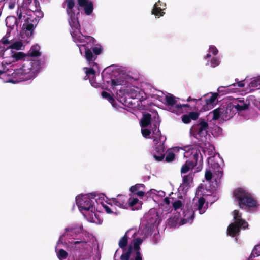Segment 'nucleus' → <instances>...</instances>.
Returning a JSON list of instances; mask_svg holds the SVG:
<instances>
[{
    "instance_id": "obj_18",
    "label": "nucleus",
    "mask_w": 260,
    "mask_h": 260,
    "mask_svg": "<svg viewBox=\"0 0 260 260\" xmlns=\"http://www.w3.org/2000/svg\"><path fill=\"white\" fill-rule=\"evenodd\" d=\"M152 155L154 159L157 161L163 160L165 156L164 148L161 146L156 147Z\"/></svg>"
},
{
    "instance_id": "obj_56",
    "label": "nucleus",
    "mask_w": 260,
    "mask_h": 260,
    "mask_svg": "<svg viewBox=\"0 0 260 260\" xmlns=\"http://www.w3.org/2000/svg\"><path fill=\"white\" fill-rule=\"evenodd\" d=\"M175 107L178 109H182L183 107H189V105L186 104H176Z\"/></svg>"
},
{
    "instance_id": "obj_40",
    "label": "nucleus",
    "mask_w": 260,
    "mask_h": 260,
    "mask_svg": "<svg viewBox=\"0 0 260 260\" xmlns=\"http://www.w3.org/2000/svg\"><path fill=\"white\" fill-rule=\"evenodd\" d=\"M191 176L190 175H184L183 177V185L184 187H188L189 186Z\"/></svg>"
},
{
    "instance_id": "obj_55",
    "label": "nucleus",
    "mask_w": 260,
    "mask_h": 260,
    "mask_svg": "<svg viewBox=\"0 0 260 260\" xmlns=\"http://www.w3.org/2000/svg\"><path fill=\"white\" fill-rule=\"evenodd\" d=\"M103 207L104 208L106 212L108 214H111L114 213L112 209L107 205H103Z\"/></svg>"
},
{
    "instance_id": "obj_9",
    "label": "nucleus",
    "mask_w": 260,
    "mask_h": 260,
    "mask_svg": "<svg viewBox=\"0 0 260 260\" xmlns=\"http://www.w3.org/2000/svg\"><path fill=\"white\" fill-rule=\"evenodd\" d=\"M218 95V93H213L209 98L206 99L205 105L200 109V112L208 111L213 108L217 102V98Z\"/></svg>"
},
{
    "instance_id": "obj_28",
    "label": "nucleus",
    "mask_w": 260,
    "mask_h": 260,
    "mask_svg": "<svg viewBox=\"0 0 260 260\" xmlns=\"http://www.w3.org/2000/svg\"><path fill=\"white\" fill-rule=\"evenodd\" d=\"M26 54L28 57H37L40 56L41 53L39 51V46L38 45L32 46Z\"/></svg>"
},
{
    "instance_id": "obj_23",
    "label": "nucleus",
    "mask_w": 260,
    "mask_h": 260,
    "mask_svg": "<svg viewBox=\"0 0 260 260\" xmlns=\"http://www.w3.org/2000/svg\"><path fill=\"white\" fill-rule=\"evenodd\" d=\"M196 166V162L190 161V160H187L182 166L181 169V173L182 174H185L187 173L190 170L193 169Z\"/></svg>"
},
{
    "instance_id": "obj_57",
    "label": "nucleus",
    "mask_w": 260,
    "mask_h": 260,
    "mask_svg": "<svg viewBox=\"0 0 260 260\" xmlns=\"http://www.w3.org/2000/svg\"><path fill=\"white\" fill-rule=\"evenodd\" d=\"M187 102H190V101H193L194 102H197V104L201 101V100H197V99L192 98L191 97L189 96L187 99Z\"/></svg>"
},
{
    "instance_id": "obj_21",
    "label": "nucleus",
    "mask_w": 260,
    "mask_h": 260,
    "mask_svg": "<svg viewBox=\"0 0 260 260\" xmlns=\"http://www.w3.org/2000/svg\"><path fill=\"white\" fill-rule=\"evenodd\" d=\"M151 115L147 113L143 115V117L140 120V125L142 128H145L151 124Z\"/></svg>"
},
{
    "instance_id": "obj_14",
    "label": "nucleus",
    "mask_w": 260,
    "mask_h": 260,
    "mask_svg": "<svg viewBox=\"0 0 260 260\" xmlns=\"http://www.w3.org/2000/svg\"><path fill=\"white\" fill-rule=\"evenodd\" d=\"M113 203L115 206L123 209L128 208V198L123 194H119L114 198Z\"/></svg>"
},
{
    "instance_id": "obj_46",
    "label": "nucleus",
    "mask_w": 260,
    "mask_h": 260,
    "mask_svg": "<svg viewBox=\"0 0 260 260\" xmlns=\"http://www.w3.org/2000/svg\"><path fill=\"white\" fill-rule=\"evenodd\" d=\"M213 177V174L210 170H206L205 173V178L207 181L210 182Z\"/></svg>"
},
{
    "instance_id": "obj_32",
    "label": "nucleus",
    "mask_w": 260,
    "mask_h": 260,
    "mask_svg": "<svg viewBox=\"0 0 260 260\" xmlns=\"http://www.w3.org/2000/svg\"><path fill=\"white\" fill-rule=\"evenodd\" d=\"M259 256H260V245L257 244L252 249L250 255L248 258V260H252V258Z\"/></svg>"
},
{
    "instance_id": "obj_52",
    "label": "nucleus",
    "mask_w": 260,
    "mask_h": 260,
    "mask_svg": "<svg viewBox=\"0 0 260 260\" xmlns=\"http://www.w3.org/2000/svg\"><path fill=\"white\" fill-rule=\"evenodd\" d=\"M141 132L143 136L145 138H147L151 134L150 130L146 128L143 129L142 128Z\"/></svg>"
},
{
    "instance_id": "obj_45",
    "label": "nucleus",
    "mask_w": 260,
    "mask_h": 260,
    "mask_svg": "<svg viewBox=\"0 0 260 260\" xmlns=\"http://www.w3.org/2000/svg\"><path fill=\"white\" fill-rule=\"evenodd\" d=\"M139 203V200L137 198H131L128 199V207H133L135 205Z\"/></svg>"
},
{
    "instance_id": "obj_25",
    "label": "nucleus",
    "mask_w": 260,
    "mask_h": 260,
    "mask_svg": "<svg viewBox=\"0 0 260 260\" xmlns=\"http://www.w3.org/2000/svg\"><path fill=\"white\" fill-rule=\"evenodd\" d=\"M86 77L85 79H89L91 84L95 86L93 82V79L95 76V71L92 68H86Z\"/></svg>"
},
{
    "instance_id": "obj_26",
    "label": "nucleus",
    "mask_w": 260,
    "mask_h": 260,
    "mask_svg": "<svg viewBox=\"0 0 260 260\" xmlns=\"http://www.w3.org/2000/svg\"><path fill=\"white\" fill-rule=\"evenodd\" d=\"M200 153V152L199 150H196V149H192L190 151H186L184 153V156L186 157H188L189 155H192V157H191V158H192L193 159L190 160V161L196 162V165H197L198 158L199 157V154Z\"/></svg>"
},
{
    "instance_id": "obj_22",
    "label": "nucleus",
    "mask_w": 260,
    "mask_h": 260,
    "mask_svg": "<svg viewBox=\"0 0 260 260\" xmlns=\"http://www.w3.org/2000/svg\"><path fill=\"white\" fill-rule=\"evenodd\" d=\"M205 203V198L203 197H201L198 199V202L194 205V209L199 210L201 214L204 213L206 209V207H203Z\"/></svg>"
},
{
    "instance_id": "obj_8",
    "label": "nucleus",
    "mask_w": 260,
    "mask_h": 260,
    "mask_svg": "<svg viewBox=\"0 0 260 260\" xmlns=\"http://www.w3.org/2000/svg\"><path fill=\"white\" fill-rule=\"evenodd\" d=\"M102 51L103 48L100 45L92 48H85L84 56L87 62L89 64H93V66L97 65L94 61L96 59L98 55H100Z\"/></svg>"
},
{
    "instance_id": "obj_61",
    "label": "nucleus",
    "mask_w": 260,
    "mask_h": 260,
    "mask_svg": "<svg viewBox=\"0 0 260 260\" xmlns=\"http://www.w3.org/2000/svg\"><path fill=\"white\" fill-rule=\"evenodd\" d=\"M230 86H231L230 85H227L225 86H220V87H218V90H217L218 92L219 93H220V92L223 91V89L222 88H225V87H230Z\"/></svg>"
},
{
    "instance_id": "obj_11",
    "label": "nucleus",
    "mask_w": 260,
    "mask_h": 260,
    "mask_svg": "<svg viewBox=\"0 0 260 260\" xmlns=\"http://www.w3.org/2000/svg\"><path fill=\"white\" fill-rule=\"evenodd\" d=\"M78 6L83 8L84 13L87 15H90L93 12V3L90 0H77Z\"/></svg>"
},
{
    "instance_id": "obj_6",
    "label": "nucleus",
    "mask_w": 260,
    "mask_h": 260,
    "mask_svg": "<svg viewBox=\"0 0 260 260\" xmlns=\"http://www.w3.org/2000/svg\"><path fill=\"white\" fill-rule=\"evenodd\" d=\"M209 128L208 122L205 119L200 118L197 123L192 127V131L194 135H196L194 137L203 141V138L206 139Z\"/></svg>"
},
{
    "instance_id": "obj_15",
    "label": "nucleus",
    "mask_w": 260,
    "mask_h": 260,
    "mask_svg": "<svg viewBox=\"0 0 260 260\" xmlns=\"http://www.w3.org/2000/svg\"><path fill=\"white\" fill-rule=\"evenodd\" d=\"M145 186L143 184H136L130 187L129 190L134 194L139 197H143L145 194Z\"/></svg>"
},
{
    "instance_id": "obj_2",
    "label": "nucleus",
    "mask_w": 260,
    "mask_h": 260,
    "mask_svg": "<svg viewBox=\"0 0 260 260\" xmlns=\"http://www.w3.org/2000/svg\"><path fill=\"white\" fill-rule=\"evenodd\" d=\"M233 196L237 201L239 208L242 209H250L257 207L256 200L250 193L242 188L235 189L233 192Z\"/></svg>"
},
{
    "instance_id": "obj_5",
    "label": "nucleus",
    "mask_w": 260,
    "mask_h": 260,
    "mask_svg": "<svg viewBox=\"0 0 260 260\" xmlns=\"http://www.w3.org/2000/svg\"><path fill=\"white\" fill-rule=\"evenodd\" d=\"M90 197H84L80 200H77V204L81 211L84 210L88 212L89 215L92 219L93 216L96 218V214L95 213V208L94 206L93 200L96 201L93 195L91 194Z\"/></svg>"
},
{
    "instance_id": "obj_39",
    "label": "nucleus",
    "mask_w": 260,
    "mask_h": 260,
    "mask_svg": "<svg viewBox=\"0 0 260 260\" xmlns=\"http://www.w3.org/2000/svg\"><path fill=\"white\" fill-rule=\"evenodd\" d=\"M18 0H5L4 4L6 5L10 9H13L15 7L16 4Z\"/></svg>"
},
{
    "instance_id": "obj_35",
    "label": "nucleus",
    "mask_w": 260,
    "mask_h": 260,
    "mask_svg": "<svg viewBox=\"0 0 260 260\" xmlns=\"http://www.w3.org/2000/svg\"><path fill=\"white\" fill-rule=\"evenodd\" d=\"M249 86L252 87L260 88V76L253 78L250 83Z\"/></svg>"
},
{
    "instance_id": "obj_19",
    "label": "nucleus",
    "mask_w": 260,
    "mask_h": 260,
    "mask_svg": "<svg viewBox=\"0 0 260 260\" xmlns=\"http://www.w3.org/2000/svg\"><path fill=\"white\" fill-rule=\"evenodd\" d=\"M133 230V229H131L129 230H127L125 232L124 236H123L121 238H120V239L119 240L118 246L123 251H125L126 248L128 245V239H129L128 234L131 231H132Z\"/></svg>"
},
{
    "instance_id": "obj_58",
    "label": "nucleus",
    "mask_w": 260,
    "mask_h": 260,
    "mask_svg": "<svg viewBox=\"0 0 260 260\" xmlns=\"http://www.w3.org/2000/svg\"><path fill=\"white\" fill-rule=\"evenodd\" d=\"M154 125L155 126V129L153 131V133L159 136L160 135V131L157 129V125L156 124H154Z\"/></svg>"
},
{
    "instance_id": "obj_3",
    "label": "nucleus",
    "mask_w": 260,
    "mask_h": 260,
    "mask_svg": "<svg viewBox=\"0 0 260 260\" xmlns=\"http://www.w3.org/2000/svg\"><path fill=\"white\" fill-rule=\"evenodd\" d=\"M234 222L230 224L227 229L228 235L232 237L239 234L241 230H245L248 226V223L242 219V214L238 210L233 211Z\"/></svg>"
},
{
    "instance_id": "obj_30",
    "label": "nucleus",
    "mask_w": 260,
    "mask_h": 260,
    "mask_svg": "<svg viewBox=\"0 0 260 260\" xmlns=\"http://www.w3.org/2000/svg\"><path fill=\"white\" fill-rule=\"evenodd\" d=\"M6 24L8 27L13 28L14 25H18V20L15 17H8L6 19Z\"/></svg>"
},
{
    "instance_id": "obj_43",
    "label": "nucleus",
    "mask_w": 260,
    "mask_h": 260,
    "mask_svg": "<svg viewBox=\"0 0 260 260\" xmlns=\"http://www.w3.org/2000/svg\"><path fill=\"white\" fill-rule=\"evenodd\" d=\"M198 100H201V101L197 104V102H195V106L193 110L196 111H199L200 112V109L205 105V101L202 100V98H199Z\"/></svg>"
},
{
    "instance_id": "obj_47",
    "label": "nucleus",
    "mask_w": 260,
    "mask_h": 260,
    "mask_svg": "<svg viewBox=\"0 0 260 260\" xmlns=\"http://www.w3.org/2000/svg\"><path fill=\"white\" fill-rule=\"evenodd\" d=\"M70 243L71 244H72V245L81 244V247H79V248L82 249L84 247V246L86 245L87 242L83 241L72 240V241H70Z\"/></svg>"
},
{
    "instance_id": "obj_50",
    "label": "nucleus",
    "mask_w": 260,
    "mask_h": 260,
    "mask_svg": "<svg viewBox=\"0 0 260 260\" xmlns=\"http://www.w3.org/2000/svg\"><path fill=\"white\" fill-rule=\"evenodd\" d=\"M182 122L185 124H188L191 121L189 114L183 115L181 117Z\"/></svg>"
},
{
    "instance_id": "obj_1",
    "label": "nucleus",
    "mask_w": 260,
    "mask_h": 260,
    "mask_svg": "<svg viewBox=\"0 0 260 260\" xmlns=\"http://www.w3.org/2000/svg\"><path fill=\"white\" fill-rule=\"evenodd\" d=\"M9 54L16 61L24 59L22 67L13 73V76H17L18 78L16 81L9 79L8 82L10 83H15L35 78L46 64L44 59L25 60V58L27 56V54L22 52H11Z\"/></svg>"
},
{
    "instance_id": "obj_37",
    "label": "nucleus",
    "mask_w": 260,
    "mask_h": 260,
    "mask_svg": "<svg viewBox=\"0 0 260 260\" xmlns=\"http://www.w3.org/2000/svg\"><path fill=\"white\" fill-rule=\"evenodd\" d=\"M175 159V154L172 151H169L166 154L165 157V161L167 162H171L173 161Z\"/></svg>"
},
{
    "instance_id": "obj_48",
    "label": "nucleus",
    "mask_w": 260,
    "mask_h": 260,
    "mask_svg": "<svg viewBox=\"0 0 260 260\" xmlns=\"http://www.w3.org/2000/svg\"><path fill=\"white\" fill-rule=\"evenodd\" d=\"M236 83L230 84L231 86L236 87L237 86L238 87H243L245 86V83H244V80L239 81L238 79H236Z\"/></svg>"
},
{
    "instance_id": "obj_17",
    "label": "nucleus",
    "mask_w": 260,
    "mask_h": 260,
    "mask_svg": "<svg viewBox=\"0 0 260 260\" xmlns=\"http://www.w3.org/2000/svg\"><path fill=\"white\" fill-rule=\"evenodd\" d=\"M22 46V43L20 41H17L13 43L12 45L7 46L6 49H5L4 52L1 53L0 52V56L2 57L3 58H6L7 56H5V54L7 52H13L12 49H16V50H20L21 49V47Z\"/></svg>"
},
{
    "instance_id": "obj_24",
    "label": "nucleus",
    "mask_w": 260,
    "mask_h": 260,
    "mask_svg": "<svg viewBox=\"0 0 260 260\" xmlns=\"http://www.w3.org/2000/svg\"><path fill=\"white\" fill-rule=\"evenodd\" d=\"M64 4H66L67 8L66 12L68 15L72 14V13H76L74 10L75 6L74 0H64Z\"/></svg>"
},
{
    "instance_id": "obj_60",
    "label": "nucleus",
    "mask_w": 260,
    "mask_h": 260,
    "mask_svg": "<svg viewBox=\"0 0 260 260\" xmlns=\"http://www.w3.org/2000/svg\"><path fill=\"white\" fill-rule=\"evenodd\" d=\"M134 251L136 253H141L140 252V246L134 247Z\"/></svg>"
},
{
    "instance_id": "obj_53",
    "label": "nucleus",
    "mask_w": 260,
    "mask_h": 260,
    "mask_svg": "<svg viewBox=\"0 0 260 260\" xmlns=\"http://www.w3.org/2000/svg\"><path fill=\"white\" fill-rule=\"evenodd\" d=\"M209 51L214 55H216L218 53V50L214 46H210L209 47Z\"/></svg>"
},
{
    "instance_id": "obj_29",
    "label": "nucleus",
    "mask_w": 260,
    "mask_h": 260,
    "mask_svg": "<svg viewBox=\"0 0 260 260\" xmlns=\"http://www.w3.org/2000/svg\"><path fill=\"white\" fill-rule=\"evenodd\" d=\"M184 213L185 214L184 217L186 218L182 220V224H184L194 218V213L192 209H187Z\"/></svg>"
},
{
    "instance_id": "obj_7",
    "label": "nucleus",
    "mask_w": 260,
    "mask_h": 260,
    "mask_svg": "<svg viewBox=\"0 0 260 260\" xmlns=\"http://www.w3.org/2000/svg\"><path fill=\"white\" fill-rule=\"evenodd\" d=\"M71 35L72 38L75 42L83 43L81 45H78L79 48L80 52L82 54V51L80 46H83L85 48H92V46L95 45V39L90 36H82L78 35L76 34V31H71Z\"/></svg>"
},
{
    "instance_id": "obj_42",
    "label": "nucleus",
    "mask_w": 260,
    "mask_h": 260,
    "mask_svg": "<svg viewBox=\"0 0 260 260\" xmlns=\"http://www.w3.org/2000/svg\"><path fill=\"white\" fill-rule=\"evenodd\" d=\"M101 95L103 98L107 99L111 103H112L115 101L114 99L108 92L106 91H102Z\"/></svg>"
},
{
    "instance_id": "obj_38",
    "label": "nucleus",
    "mask_w": 260,
    "mask_h": 260,
    "mask_svg": "<svg viewBox=\"0 0 260 260\" xmlns=\"http://www.w3.org/2000/svg\"><path fill=\"white\" fill-rule=\"evenodd\" d=\"M68 256V253L65 250L63 249H60L59 250L57 253V257L59 259L61 260L66 259Z\"/></svg>"
},
{
    "instance_id": "obj_33",
    "label": "nucleus",
    "mask_w": 260,
    "mask_h": 260,
    "mask_svg": "<svg viewBox=\"0 0 260 260\" xmlns=\"http://www.w3.org/2000/svg\"><path fill=\"white\" fill-rule=\"evenodd\" d=\"M166 100V104L167 105L169 106H176V104L177 103V100L172 95H166L165 97Z\"/></svg>"
},
{
    "instance_id": "obj_62",
    "label": "nucleus",
    "mask_w": 260,
    "mask_h": 260,
    "mask_svg": "<svg viewBox=\"0 0 260 260\" xmlns=\"http://www.w3.org/2000/svg\"><path fill=\"white\" fill-rule=\"evenodd\" d=\"M32 2L31 0H24V5L27 6L30 5Z\"/></svg>"
},
{
    "instance_id": "obj_27",
    "label": "nucleus",
    "mask_w": 260,
    "mask_h": 260,
    "mask_svg": "<svg viewBox=\"0 0 260 260\" xmlns=\"http://www.w3.org/2000/svg\"><path fill=\"white\" fill-rule=\"evenodd\" d=\"M133 250H134V246L131 243L128 245L127 250L125 252H123L120 256V259L129 260Z\"/></svg>"
},
{
    "instance_id": "obj_51",
    "label": "nucleus",
    "mask_w": 260,
    "mask_h": 260,
    "mask_svg": "<svg viewBox=\"0 0 260 260\" xmlns=\"http://www.w3.org/2000/svg\"><path fill=\"white\" fill-rule=\"evenodd\" d=\"M191 120H196L198 119L200 114L197 112H190L189 113Z\"/></svg>"
},
{
    "instance_id": "obj_16",
    "label": "nucleus",
    "mask_w": 260,
    "mask_h": 260,
    "mask_svg": "<svg viewBox=\"0 0 260 260\" xmlns=\"http://www.w3.org/2000/svg\"><path fill=\"white\" fill-rule=\"evenodd\" d=\"M109 76V75H102V80L104 82H106L107 84H109L111 83V86L112 87H115L117 85H123L124 83V80H123L121 77L116 78L110 79V80H107L106 79L107 76Z\"/></svg>"
},
{
    "instance_id": "obj_64",
    "label": "nucleus",
    "mask_w": 260,
    "mask_h": 260,
    "mask_svg": "<svg viewBox=\"0 0 260 260\" xmlns=\"http://www.w3.org/2000/svg\"><path fill=\"white\" fill-rule=\"evenodd\" d=\"M114 198H112L111 200H110L109 202L107 203L108 204L111 205V206L114 205L113 203Z\"/></svg>"
},
{
    "instance_id": "obj_63",
    "label": "nucleus",
    "mask_w": 260,
    "mask_h": 260,
    "mask_svg": "<svg viewBox=\"0 0 260 260\" xmlns=\"http://www.w3.org/2000/svg\"><path fill=\"white\" fill-rule=\"evenodd\" d=\"M164 202L167 205H169L170 203V199L168 197H166L164 199Z\"/></svg>"
},
{
    "instance_id": "obj_20",
    "label": "nucleus",
    "mask_w": 260,
    "mask_h": 260,
    "mask_svg": "<svg viewBox=\"0 0 260 260\" xmlns=\"http://www.w3.org/2000/svg\"><path fill=\"white\" fill-rule=\"evenodd\" d=\"M211 167L213 169L214 176H216L215 181L220 180L223 176L222 168L217 162H213L211 164Z\"/></svg>"
},
{
    "instance_id": "obj_31",
    "label": "nucleus",
    "mask_w": 260,
    "mask_h": 260,
    "mask_svg": "<svg viewBox=\"0 0 260 260\" xmlns=\"http://www.w3.org/2000/svg\"><path fill=\"white\" fill-rule=\"evenodd\" d=\"M223 112L222 107L214 109L212 111V113H213L212 119L214 120H218L220 117L223 119Z\"/></svg>"
},
{
    "instance_id": "obj_36",
    "label": "nucleus",
    "mask_w": 260,
    "mask_h": 260,
    "mask_svg": "<svg viewBox=\"0 0 260 260\" xmlns=\"http://www.w3.org/2000/svg\"><path fill=\"white\" fill-rule=\"evenodd\" d=\"M136 235V232L135 231L133 234V236L134 237V239L132 240V243H133V246H139L143 242V240L141 238H135V236Z\"/></svg>"
},
{
    "instance_id": "obj_10",
    "label": "nucleus",
    "mask_w": 260,
    "mask_h": 260,
    "mask_svg": "<svg viewBox=\"0 0 260 260\" xmlns=\"http://www.w3.org/2000/svg\"><path fill=\"white\" fill-rule=\"evenodd\" d=\"M79 13V8H78L77 13H72V14L68 15L70 17L69 23L72 29L70 32L71 31H76L77 35L78 31H79L80 28V25L78 21V18L77 17Z\"/></svg>"
},
{
    "instance_id": "obj_34",
    "label": "nucleus",
    "mask_w": 260,
    "mask_h": 260,
    "mask_svg": "<svg viewBox=\"0 0 260 260\" xmlns=\"http://www.w3.org/2000/svg\"><path fill=\"white\" fill-rule=\"evenodd\" d=\"M152 14L157 16H163L165 12L162 11L160 7H159L158 5L156 3L154 5L153 8L152 10Z\"/></svg>"
},
{
    "instance_id": "obj_13",
    "label": "nucleus",
    "mask_w": 260,
    "mask_h": 260,
    "mask_svg": "<svg viewBox=\"0 0 260 260\" xmlns=\"http://www.w3.org/2000/svg\"><path fill=\"white\" fill-rule=\"evenodd\" d=\"M232 104L238 111L246 110L249 108L250 105L249 101L247 100L244 101L243 98H239L233 101Z\"/></svg>"
},
{
    "instance_id": "obj_4",
    "label": "nucleus",
    "mask_w": 260,
    "mask_h": 260,
    "mask_svg": "<svg viewBox=\"0 0 260 260\" xmlns=\"http://www.w3.org/2000/svg\"><path fill=\"white\" fill-rule=\"evenodd\" d=\"M17 15L19 21H22V20L24 21L22 27V35H25L28 38L32 37L34 28L38 23V19L30 15H22L21 10L20 12L18 10Z\"/></svg>"
},
{
    "instance_id": "obj_44",
    "label": "nucleus",
    "mask_w": 260,
    "mask_h": 260,
    "mask_svg": "<svg viewBox=\"0 0 260 260\" xmlns=\"http://www.w3.org/2000/svg\"><path fill=\"white\" fill-rule=\"evenodd\" d=\"M10 43L9 41L5 38H3L1 41H0V52L3 53L4 52V50L6 48L5 47L2 46V45H8Z\"/></svg>"
},
{
    "instance_id": "obj_59",
    "label": "nucleus",
    "mask_w": 260,
    "mask_h": 260,
    "mask_svg": "<svg viewBox=\"0 0 260 260\" xmlns=\"http://www.w3.org/2000/svg\"><path fill=\"white\" fill-rule=\"evenodd\" d=\"M106 70V69H105V70L102 72V75H103V74L104 75H109V76H107V77L106 78V79L107 80H110V79H113V78H112V76L111 75H110V74L105 72Z\"/></svg>"
},
{
    "instance_id": "obj_54",
    "label": "nucleus",
    "mask_w": 260,
    "mask_h": 260,
    "mask_svg": "<svg viewBox=\"0 0 260 260\" xmlns=\"http://www.w3.org/2000/svg\"><path fill=\"white\" fill-rule=\"evenodd\" d=\"M168 221V224L169 226L171 227L175 226L177 223V221L174 218H169Z\"/></svg>"
},
{
    "instance_id": "obj_41",
    "label": "nucleus",
    "mask_w": 260,
    "mask_h": 260,
    "mask_svg": "<svg viewBox=\"0 0 260 260\" xmlns=\"http://www.w3.org/2000/svg\"><path fill=\"white\" fill-rule=\"evenodd\" d=\"M172 206L175 210H177L179 209L182 208L184 206V205L181 201L178 200L175 201L173 203Z\"/></svg>"
},
{
    "instance_id": "obj_12",
    "label": "nucleus",
    "mask_w": 260,
    "mask_h": 260,
    "mask_svg": "<svg viewBox=\"0 0 260 260\" xmlns=\"http://www.w3.org/2000/svg\"><path fill=\"white\" fill-rule=\"evenodd\" d=\"M223 119L225 120H229L232 118L238 112L234 105L230 103L226 107H222Z\"/></svg>"
},
{
    "instance_id": "obj_49",
    "label": "nucleus",
    "mask_w": 260,
    "mask_h": 260,
    "mask_svg": "<svg viewBox=\"0 0 260 260\" xmlns=\"http://www.w3.org/2000/svg\"><path fill=\"white\" fill-rule=\"evenodd\" d=\"M219 60L217 57H213L210 61L211 66L212 68H215L216 66H218L219 64Z\"/></svg>"
}]
</instances>
